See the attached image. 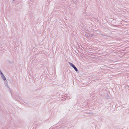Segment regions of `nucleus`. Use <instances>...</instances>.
Wrapping results in <instances>:
<instances>
[{"instance_id": "3", "label": "nucleus", "mask_w": 129, "mask_h": 129, "mask_svg": "<svg viewBox=\"0 0 129 129\" xmlns=\"http://www.w3.org/2000/svg\"><path fill=\"white\" fill-rule=\"evenodd\" d=\"M85 35L89 37H92L93 36V35H92V34H90L89 33H87V34H85Z\"/></svg>"}, {"instance_id": "4", "label": "nucleus", "mask_w": 129, "mask_h": 129, "mask_svg": "<svg viewBox=\"0 0 129 129\" xmlns=\"http://www.w3.org/2000/svg\"><path fill=\"white\" fill-rule=\"evenodd\" d=\"M69 63L70 64V66H72L73 68L75 66L73 64L70 62H69Z\"/></svg>"}, {"instance_id": "1", "label": "nucleus", "mask_w": 129, "mask_h": 129, "mask_svg": "<svg viewBox=\"0 0 129 129\" xmlns=\"http://www.w3.org/2000/svg\"><path fill=\"white\" fill-rule=\"evenodd\" d=\"M0 74L1 75V77L2 79L4 81H5L6 80V78L3 73L2 72L1 70H0Z\"/></svg>"}, {"instance_id": "5", "label": "nucleus", "mask_w": 129, "mask_h": 129, "mask_svg": "<svg viewBox=\"0 0 129 129\" xmlns=\"http://www.w3.org/2000/svg\"><path fill=\"white\" fill-rule=\"evenodd\" d=\"M73 68L74 69V70L76 71H78V69L75 66L74 67H73Z\"/></svg>"}, {"instance_id": "6", "label": "nucleus", "mask_w": 129, "mask_h": 129, "mask_svg": "<svg viewBox=\"0 0 129 129\" xmlns=\"http://www.w3.org/2000/svg\"><path fill=\"white\" fill-rule=\"evenodd\" d=\"M13 1H15V0H13Z\"/></svg>"}, {"instance_id": "2", "label": "nucleus", "mask_w": 129, "mask_h": 129, "mask_svg": "<svg viewBox=\"0 0 129 129\" xmlns=\"http://www.w3.org/2000/svg\"><path fill=\"white\" fill-rule=\"evenodd\" d=\"M4 85L7 88L9 89L10 88L9 87L7 81H5L4 82Z\"/></svg>"}]
</instances>
